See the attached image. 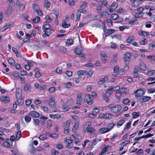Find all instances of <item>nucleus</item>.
<instances>
[{"mask_svg":"<svg viewBox=\"0 0 155 155\" xmlns=\"http://www.w3.org/2000/svg\"><path fill=\"white\" fill-rule=\"evenodd\" d=\"M140 44L141 45H144L147 43V40L144 39L143 40L140 41L139 42Z\"/></svg>","mask_w":155,"mask_h":155,"instance_id":"obj_53","label":"nucleus"},{"mask_svg":"<svg viewBox=\"0 0 155 155\" xmlns=\"http://www.w3.org/2000/svg\"><path fill=\"white\" fill-rule=\"evenodd\" d=\"M55 100V98L53 96H50L48 103L51 107L54 108L56 106V104L54 102Z\"/></svg>","mask_w":155,"mask_h":155,"instance_id":"obj_9","label":"nucleus"},{"mask_svg":"<svg viewBox=\"0 0 155 155\" xmlns=\"http://www.w3.org/2000/svg\"><path fill=\"white\" fill-rule=\"evenodd\" d=\"M31 88L32 87L29 83H26L25 84L24 86V90L25 92L30 91Z\"/></svg>","mask_w":155,"mask_h":155,"instance_id":"obj_15","label":"nucleus"},{"mask_svg":"<svg viewBox=\"0 0 155 155\" xmlns=\"http://www.w3.org/2000/svg\"><path fill=\"white\" fill-rule=\"evenodd\" d=\"M50 25L49 24H45L43 25L42 29L44 32H46L50 28Z\"/></svg>","mask_w":155,"mask_h":155,"instance_id":"obj_23","label":"nucleus"},{"mask_svg":"<svg viewBox=\"0 0 155 155\" xmlns=\"http://www.w3.org/2000/svg\"><path fill=\"white\" fill-rule=\"evenodd\" d=\"M119 70V67L116 66L114 69V71L112 72V75L114 76H117L118 74V72Z\"/></svg>","mask_w":155,"mask_h":155,"instance_id":"obj_18","label":"nucleus"},{"mask_svg":"<svg viewBox=\"0 0 155 155\" xmlns=\"http://www.w3.org/2000/svg\"><path fill=\"white\" fill-rule=\"evenodd\" d=\"M25 120L26 123H28L31 121V118L29 115H27L25 117Z\"/></svg>","mask_w":155,"mask_h":155,"instance_id":"obj_49","label":"nucleus"},{"mask_svg":"<svg viewBox=\"0 0 155 155\" xmlns=\"http://www.w3.org/2000/svg\"><path fill=\"white\" fill-rule=\"evenodd\" d=\"M113 117L112 114L110 113H107L105 114H100L99 116V119L103 118L105 119H110L112 118Z\"/></svg>","mask_w":155,"mask_h":155,"instance_id":"obj_6","label":"nucleus"},{"mask_svg":"<svg viewBox=\"0 0 155 155\" xmlns=\"http://www.w3.org/2000/svg\"><path fill=\"white\" fill-rule=\"evenodd\" d=\"M132 115L134 118H136L139 116V113L137 112H134L132 114Z\"/></svg>","mask_w":155,"mask_h":155,"instance_id":"obj_55","label":"nucleus"},{"mask_svg":"<svg viewBox=\"0 0 155 155\" xmlns=\"http://www.w3.org/2000/svg\"><path fill=\"white\" fill-rule=\"evenodd\" d=\"M112 93L113 92L112 91H108V89L105 93H103L104 99L106 102L109 101V97Z\"/></svg>","mask_w":155,"mask_h":155,"instance_id":"obj_7","label":"nucleus"},{"mask_svg":"<svg viewBox=\"0 0 155 155\" xmlns=\"http://www.w3.org/2000/svg\"><path fill=\"white\" fill-rule=\"evenodd\" d=\"M144 14V13L143 12H140L137 13L135 14V17L137 18H141L142 17Z\"/></svg>","mask_w":155,"mask_h":155,"instance_id":"obj_35","label":"nucleus"},{"mask_svg":"<svg viewBox=\"0 0 155 155\" xmlns=\"http://www.w3.org/2000/svg\"><path fill=\"white\" fill-rule=\"evenodd\" d=\"M85 130L87 132L90 134L93 133L95 131L94 128L92 127H87L85 129Z\"/></svg>","mask_w":155,"mask_h":155,"instance_id":"obj_26","label":"nucleus"},{"mask_svg":"<svg viewBox=\"0 0 155 155\" xmlns=\"http://www.w3.org/2000/svg\"><path fill=\"white\" fill-rule=\"evenodd\" d=\"M73 39L71 38L68 39L66 42V45L67 46L71 45L73 44Z\"/></svg>","mask_w":155,"mask_h":155,"instance_id":"obj_38","label":"nucleus"},{"mask_svg":"<svg viewBox=\"0 0 155 155\" xmlns=\"http://www.w3.org/2000/svg\"><path fill=\"white\" fill-rule=\"evenodd\" d=\"M28 150L30 153L34 154L35 151L36 149L33 145H32L30 146V147Z\"/></svg>","mask_w":155,"mask_h":155,"instance_id":"obj_28","label":"nucleus"},{"mask_svg":"<svg viewBox=\"0 0 155 155\" xmlns=\"http://www.w3.org/2000/svg\"><path fill=\"white\" fill-rule=\"evenodd\" d=\"M139 34L141 36H143L148 37L150 35L148 32L141 30H139L138 31Z\"/></svg>","mask_w":155,"mask_h":155,"instance_id":"obj_17","label":"nucleus"},{"mask_svg":"<svg viewBox=\"0 0 155 155\" xmlns=\"http://www.w3.org/2000/svg\"><path fill=\"white\" fill-rule=\"evenodd\" d=\"M51 5L50 2L48 1H45V6L47 8H49Z\"/></svg>","mask_w":155,"mask_h":155,"instance_id":"obj_62","label":"nucleus"},{"mask_svg":"<svg viewBox=\"0 0 155 155\" xmlns=\"http://www.w3.org/2000/svg\"><path fill=\"white\" fill-rule=\"evenodd\" d=\"M125 121L123 120H119L117 122V127H119L122 126L125 123Z\"/></svg>","mask_w":155,"mask_h":155,"instance_id":"obj_41","label":"nucleus"},{"mask_svg":"<svg viewBox=\"0 0 155 155\" xmlns=\"http://www.w3.org/2000/svg\"><path fill=\"white\" fill-rule=\"evenodd\" d=\"M40 18L39 17H37L33 19V21L35 23H37L39 22Z\"/></svg>","mask_w":155,"mask_h":155,"instance_id":"obj_52","label":"nucleus"},{"mask_svg":"<svg viewBox=\"0 0 155 155\" xmlns=\"http://www.w3.org/2000/svg\"><path fill=\"white\" fill-rule=\"evenodd\" d=\"M136 97H140L142 96L143 93V91L142 89H139L134 92Z\"/></svg>","mask_w":155,"mask_h":155,"instance_id":"obj_21","label":"nucleus"},{"mask_svg":"<svg viewBox=\"0 0 155 155\" xmlns=\"http://www.w3.org/2000/svg\"><path fill=\"white\" fill-rule=\"evenodd\" d=\"M155 73V71L153 70H150L146 73V75L148 76H152L153 74Z\"/></svg>","mask_w":155,"mask_h":155,"instance_id":"obj_45","label":"nucleus"},{"mask_svg":"<svg viewBox=\"0 0 155 155\" xmlns=\"http://www.w3.org/2000/svg\"><path fill=\"white\" fill-rule=\"evenodd\" d=\"M51 152L54 155H58L59 153V152L58 150H52Z\"/></svg>","mask_w":155,"mask_h":155,"instance_id":"obj_64","label":"nucleus"},{"mask_svg":"<svg viewBox=\"0 0 155 155\" xmlns=\"http://www.w3.org/2000/svg\"><path fill=\"white\" fill-rule=\"evenodd\" d=\"M74 52L79 55V57H85L84 54L82 53V49L80 47H77L74 50Z\"/></svg>","mask_w":155,"mask_h":155,"instance_id":"obj_8","label":"nucleus"},{"mask_svg":"<svg viewBox=\"0 0 155 155\" xmlns=\"http://www.w3.org/2000/svg\"><path fill=\"white\" fill-rule=\"evenodd\" d=\"M91 122H88L86 123L84 125V129L85 130V129L87 127H90V126L91 125Z\"/></svg>","mask_w":155,"mask_h":155,"instance_id":"obj_56","label":"nucleus"},{"mask_svg":"<svg viewBox=\"0 0 155 155\" xmlns=\"http://www.w3.org/2000/svg\"><path fill=\"white\" fill-rule=\"evenodd\" d=\"M133 7H137L146 0H130Z\"/></svg>","mask_w":155,"mask_h":155,"instance_id":"obj_4","label":"nucleus"},{"mask_svg":"<svg viewBox=\"0 0 155 155\" xmlns=\"http://www.w3.org/2000/svg\"><path fill=\"white\" fill-rule=\"evenodd\" d=\"M87 6V3L86 2H84L81 6L80 9H85Z\"/></svg>","mask_w":155,"mask_h":155,"instance_id":"obj_63","label":"nucleus"},{"mask_svg":"<svg viewBox=\"0 0 155 155\" xmlns=\"http://www.w3.org/2000/svg\"><path fill=\"white\" fill-rule=\"evenodd\" d=\"M32 8L35 12L40 9L39 6L36 3H34L33 4Z\"/></svg>","mask_w":155,"mask_h":155,"instance_id":"obj_29","label":"nucleus"},{"mask_svg":"<svg viewBox=\"0 0 155 155\" xmlns=\"http://www.w3.org/2000/svg\"><path fill=\"white\" fill-rule=\"evenodd\" d=\"M56 72L59 74H61L62 73V68L60 67H58L56 69Z\"/></svg>","mask_w":155,"mask_h":155,"instance_id":"obj_43","label":"nucleus"},{"mask_svg":"<svg viewBox=\"0 0 155 155\" xmlns=\"http://www.w3.org/2000/svg\"><path fill=\"white\" fill-rule=\"evenodd\" d=\"M120 89V87L119 86H116L114 87H110L109 88H108V91H111L113 92V91H119Z\"/></svg>","mask_w":155,"mask_h":155,"instance_id":"obj_22","label":"nucleus"},{"mask_svg":"<svg viewBox=\"0 0 155 155\" xmlns=\"http://www.w3.org/2000/svg\"><path fill=\"white\" fill-rule=\"evenodd\" d=\"M0 100L5 103H7L10 101L9 98L6 96H2L0 97Z\"/></svg>","mask_w":155,"mask_h":155,"instance_id":"obj_12","label":"nucleus"},{"mask_svg":"<svg viewBox=\"0 0 155 155\" xmlns=\"http://www.w3.org/2000/svg\"><path fill=\"white\" fill-rule=\"evenodd\" d=\"M140 68L141 70L144 71L146 70L147 68L145 64L143 62H141L140 63Z\"/></svg>","mask_w":155,"mask_h":155,"instance_id":"obj_32","label":"nucleus"},{"mask_svg":"<svg viewBox=\"0 0 155 155\" xmlns=\"http://www.w3.org/2000/svg\"><path fill=\"white\" fill-rule=\"evenodd\" d=\"M45 19L46 20V22L48 23H50L52 21V19L48 15H46L45 17Z\"/></svg>","mask_w":155,"mask_h":155,"instance_id":"obj_46","label":"nucleus"},{"mask_svg":"<svg viewBox=\"0 0 155 155\" xmlns=\"http://www.w3.org/2000/svg\"><path fill=\"white\" fill-rule=\"evenodd\" d=\"M149 47L150 50H155V41L152 42L150 43L149 45Z\"/></svg>","mask_w":155,"mask_h":155,"instance_id":"obj_30","label":"nucleus"},{"mask_svg":"<svg viewBox=\"0 0 155 155\" xmlns=\"http://www.w3.org/2000/svg\"><path fill=\"white\" fill-rule=\"evenodd\" d=\"M71 122V121L70 120H67L64 124V129L66 128H70V125Z\"/></svg>","mask_w":155,"mask_h":155,"instance_id":"obj_27","label":"nucleus"},{"mask_svg":"<svg viewBox=\"0 0 155 155\" xmlns=\"http://www.w3.org/2000/svg\"><path fill=\"white\" fill-rule=\"evenodd\" d=\"M52 126V121L51 120H49L47 122V129H49Z\"/></svg>","mask_w":155,"mask_h":155,"instance_id":"obj_40","label":"nucleus"},{"mask_svg":"<svg viewBox=\"0 0 155 155\" xmlns=\"http://www.w3.org/2000/svg\"><path fill=\"white\" fill-rule=\"evenodd\" d=\"M132 54L130 53H127L124 56L123 58H130Z\"/></svg>","mask_w":155,"mask_h":155,"instance_id":"obj_48","label":"nucleus"},{"mask_svg":"<svg viewBox=\"0 0 155 155\" xmlns=\"http://www.w3.org/2000/svg\"><path fill=\"white\" fill-rule=\"evenodd\" d=\"M35 71H36V73L35 75V77L37 78H39L40 77L41 74L40 73L38 72V69L36 68L35 69Z\"/></svg>","mask_w":155,"mask_h":155,"instance_id":"obj_42","label":"nucleus"},{"mask_svg":"<svg viewBox=\"0 0 155 155\" xmlns=\"http://www.w3.org/2000/svg\"><path fill=\"white\" fill-rule=\"evenodd\" d=\"M16 5L19 7V8L21 11L23 10L25 8L24 4L23 3L21 2L18 1L16 2Z\"/></svg>","mask_w":155,"mask_h":155,"instance_id":"obj_13","label":"nucleus"},{"mask_svg":"<svg viewBox=\"0 0 155 155\" xmlns=\"http://www.w3.org/2000/svg\"><path fill=\"white\" fill-rule=\"evenodd\" d=\"M107 2L106 1H103L102 2L101 6L103 7H106L108 8V5H107Z\"/></svg>","mask_w":155,"mask_h":155,"instance_id":"obj_50","label":"nucleus"},{"mask_svg":"<svg viewBox=\"0 0 155 155\" xmlns=\"http://www.w3.org/2000/svg\"><path fill=\"white\" fill-rule=\"evenodd\" d=\"M111 17L114 20H116L119 18L118 15L115 14H113L111 15Z\"/></svg>","mask_w":155,"mask_h":155,"instance_id":"obj_47","label":"nucleus"},{"mask_svg":"<svg viewBox=\"0 0 155 155\" xmlns=\"http://www.w3.org/2000/svg\"><path fill=\"white\" fill-rule=\"evenodd\" d=\"M100 110L99 109L97 108H94L93 109L92 112V113H94L96 115L98 113H99Z\"/></svg>","mask_w":155,"mask_h":155,"instance_id":"obj_57","label":"nucleus"},{"mask_svg":"<svg viewBox=\"0 0 155 155\" xmlns=\"http://www.w3.org/2000/svg\"><path fill=\"white\" fill-rule=\"evenodd\" d=\"M93 94H87L85 97L84 100L88 104H91L93 103Z\"/></svg>","mask_w":155,"mask_h":155,"instance_id":"obj_3","label":"nucleus"},{"mask_svg":"<svg viewBox=\"0 0 155 155\" xmlns=\"http://www.w3.org/2000/svg\"><path fill=\"white\" fill-rule=\"evenodd\" d=\"M68 103L66 102L63 104L62 106L63 109L64 111H67L69 110L70 108L68 107Z\"/></svg>","mask_w":155,"mask_h":155,"instance_id":"obj_33","label":"nucleus"},{"mask_svg":"<svg viewBox=\"0 0 155 155\" xmlns=\"http://www.w3.org/2000/svg\"><path fill=\"white\" fill-rule=\"evenodd\" d=\"M29 114L32 117L36 118L40 116L39 114L35 111H31Z\"/></svg>","mask_w":155,"mask_h":155,"instance_id":"obj_14","label":"nucleus"},{"mask_svg":"<svg viewBox=\"0 0 155 155\" xmlns=\"http://www.w3.org/2000/svg\"><path fill=\"white\" fill-rule=\"evenodd\" d=\"M71 25L70 24H67L66 23H63L62 24V26L64 28H67L69 27Z\"/></svg>","mask_w":155,"mask_h":155,"instance_id":"obj_61","label":"nucleus"},{"mask_svg":"<svg viewBox=\"0 0 155 155\" xmlns=\"http://www.w3.org/2000/svg\"><path fill=\"white\" fill-rule=\"evenodd\" d=\"M82 97L81 94H78L77 96L76 105L79 106L80 105L82 102Z\"/></svg>","mask_w":155,"mask_h":155,"instance_id":"obj_11","label":"nucleus"},{"mask_svg":"<svg viewBox=\"0 0 155 155\" xmlns=\"http://www.w3.org/2000/svg\"><path fill=\"white\" fill-rule=\"evenodd\" d=\"M111 7L113 9H116L118 6L116 2L113 3L111 5Z\"/></svg>","mask_w":155,"mask_h":155,"instance_id":"obj_60","label":"nucleus"},{"mask_svg":"<svg viewBox=\"0 0 155 155\" xmlns=\"http://www.w3.org/2000/svg\"><path fill=\"white\" fill-rule=\"evenodd\" d=\"M12 142L9 139H7L6 140L2 141L1 142V145L5 147L10 148V146H12Z\"/></svg>","mask_w":155,"mask_h":155,"instance_id":"obj_5","label":"nucleus"},{"mask_svg":"<svg viewBox=\"0 0 155 155\" xmlns=\"http://www.w3.org/2000/svg\"><path fill=\"white\" fill-rule=\"evenodd\" d=\"M22 92L21 90L19 89H16V96L17 99L16 102L22 105L23 104V101L21 99Z\"/></svg>","mask_w":155,"mask_h":155,"instance_id":"obj_2","label":"nucleus"},{"mask_svg":"<svg viewBox=\"0 0 155 155\" xmlns=\"http://www.w3.org/2000/svg\"><path fill=\"white\" fill-rule=\"evenodd\" d=\"M151 99V97L150 96H143L141 97V102L143 103Z\"/></svg>","mask_w":155,"mask_h":155,"instance_id":"obj_20","label":"nucleus"},{"mask_svg":"<svg viewBox=\"0 0 155 155\" xmlns=\"http://www.w3.org/2000/svg\"><path fill=\"white\" fill-rule=\"evenodd\" d=\"M108 107L109 108L110 112L114 113L117 117L119 116L120 114V110H121V106L118 105L111 104L109 105Z\"/></svg>","mask_w":155,"mask_h":155,"instance_id":"obj_1","label":"nucleus"},{"mask_svg":"<svg viewBox=\"0 0 155 155\" xmlns=\"http://www.w3.org/2000/svg\"><path fill=\"white\" fill-rule=\"evenodd\" d=\"M101 16L104 18L107 17L109 15L107 13L106 11L103 12L101 14Z\"/></svg>","mask_w":155,"mask_h":155,"instance_id":"obj_51","label":"nucleus"},{"mask_svg":"<svg viewBox=\"0 0 155 155\" xmlns=\"http://www.w3.org/2000/svg\"><path fill=\"white\" fill-rule=\"evenodd\" d=\"M79 124V122L78 121H76L75 122L74 126H73L72 130L74 133H76L77 131V129L78 128Z\"/></svg>","mask_w":155,"mask_h":155,"instance_id":"obj_24","label":"nucleus"},{"mask_svg":"<svg viewBox=\"0 0 155 155\" xmlns=\"http://www.w3.org/2000/svg\"><path fill=\"white\" fill-rule=\"evenodd\" d=\"M108 129L107 127H103L98 130V132L100 134H103L109 132Z\"/></svg>","mask_w":155,"mask_h":155,"instance_id":"obj_19","label":"nucleus"},{"mask_svg":"<svg viewBox=\"0 0 155 155\" xmlns=\"http://www.w3.org/2000/svg\"><path fill=\"white\" fill-rule=\"evenodd\" d=\"M50 117L53 119H58L61 117V115L59 114H50L49 115Z\"/></svg>","mask_w":155,"mask_h":155,"instance_id":"obj_16","label":"nucleus"},{"mask_svg":"<svg viewBox=\"0 0 155 155\" xmlns=\"http://www.w3.org/2000/svg\"><path fill=\"white\" fill-rule=\"evenodd\" d=\"M134 39V37L133 36H131L129 37L127 40V42L128 43H131Z\"/></svg>","mask_w":155,"mask_h":155,"instance_id":"obj_36","label":"nucleus"},{"mask_svg":"<svg viewBox=\"0 0 155 155\" xmlns=\"http://www.w3.org/2000/svg\"><path fill=\"white\" fill-rule=\"evenodd\" d=\"M47 88V86L46 85L42 84L39 87V89L41 90H43Z\"/></svg>","mask_w":155,"mask_h":155,"instance_id":"obj_58","label":"nucleus"},{"mask_svg":"<svg viewBox=\"0 0 155 155\" xmlns=\"http://www.w3.org/2000/svg\"><path fill=\"white\" fill-rule=\"evenodd\" d=\"M8 61L11 65L14 66L15 65V61L13 59H8Z\"/></svg>","mask_w":155,"mask_h":155,"instance_id":"obj_39","label":"nucleus"},{"mask_svg":"<svg viewBox=\"0 0 155 155\" xmlns=\"http://www.w3.org/2000/svg\"><path fill=\"white\" fill-rule=\"evenodd\" d=\"M39 138L40 140H44L46 139L47 137L45 134H41Z\"/></svg>","mask_w":155,"mask_h":155,"instance_id":"obj_54","label":"nucleus"},{"mask_svg":"<svg viewBox=\"0 0 155 155\" xmlns=\"http://www.w3.org/2000/svg\"><path fill=\"white\" fill-rule=\"evenodd\" d=\"M87 74V71L85 70H84L78 71L77 73V74L79 76L85 75Z\"/></svg>","mask_w":155,"mask_h":155,"instance_id":"obj_25","label":"nucleus"},{"mask_svg":"<svg viewBox=\"0 0 155 155\" xmlns=\"http://www.w3.org/2000/svg\"><path fill=\"white\" fill-rule=\"evenodd\" d=\"M27 72L25 70L21 71L20 72V74L21 76H25L27 75Z\"/></svg>","mask_w":155,"mask_h":155,"instance_id":"obj_59","label":"nucleus"},{"mask_svg":"<svg viewBox=\"0 0 155 155\" xmlns=\"http://www.w3.org/2000/svg\"><path fill=\"white\" fill-rule=\"evenodd\" d=\"M104 31L105 34V35L106 36L114 33L115 31V30L112 29H107L106 28H104Z\"/></svg>","mask_w":155,"mask_h":155,"instance_id":"obj_10","label":"nucleus"},{"mask_svg":"<svg viewBox=\"0 0 155 155\" xmlns=\"http://www.w3.org/2000/svg\"><path fill=\"white\" fill-rule=\"evenodd\" d=\"M81 11V9H80L78 10L77 12V18L76 19V21H78L80 19L81 14L82 13Z\"/></svg>","mask_w":155,"mask_h":155,"instance_id":"obj_31","label":"nucleus"},{"mask_svg":"<svg viewBox=\"0 0 155 155\" xmlns=\"http://www.w3.org/2000/svg\"><path fill=\"white\" fill-rule=\"evenodd\" d=\"M115 125V124L112 123H110L107 126V127L108 130L109 131H110Z\"/></svg>","mask_w":155,"mask_h":155,"instance_id":"obj_37","label":"nucleus"},{"mask_svg":"<svg viewBox=\"0 0 155 155\" xmlns=\"http://www.w3.org/2000/svg\"><path fill=\"white\" fill-rule=\"evenodd\" d=\"M21 131H18L16 134V140L18 141L21 137Z\"/></svg>","mask_w":155,"mask_h":155,"instance_id":"obj_34","label":"nucleus"},{"mask_svg":"<svg viewBox=\"0 0 155 155\" xmlns=\"http://www.w3.org/2000/svg\"><path fill=\"white\" fill-rule=\"evenodd\" d=\"M108 148V146H106L103 147L102 149V151L100 153V155H102L104 153L106 152Z\"/></svg>","mask_w":155,"mask_h":155,"instance_id":"obj_44","label":"nucleus"}]
</instances>
